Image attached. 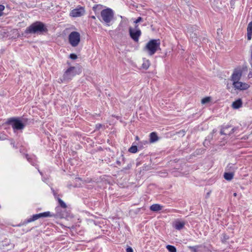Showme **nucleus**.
Returning a JSON list of instances; mask_svg holds the SVG:
<instances>
[{"label":"nucleus","instance_id":"obj_36","mask_svg":"<svg viewBox=\"0 0 252 252\" xmlns=\"http://www.w3.org/2000/svg\"><path fill=\"white\" fill-rule=\"evenodd\" d=\"M38 171L39 172V173H40V174H41V172H40V170H38Z\"/></svg>","mask_w":252,"mask_h":252},{"label":"nucleus","instance_id":"obj_30","mask_svg":"<svg viewBox=\"0 0 252 252\" xmlns=\"http://www.w3.org/2000/svg\"><path fill=\"white\" fill-rule=\"evenodd\" d=\"M91 18L94 20H95L96 19L95 16H91Z\"/></svg>","mask_w":252,"mask_h":252},{"label":"nucleus","instance_id":"obj_12","mask_svg":"<svg viewBox=\"0 0 252 252\" xmlns=\"http://www.w3.org/2000/svg\"><path fill=\"white\" fill-rule=\"evenodd\" d=\"M185 225V222L184 221L176 220L174 222L173 226L175 229L181 230L184 227Z\"/></svg>","mask_w":252,"mask_h":252},{"label":"nucleus","instance_id":"obj_5","mask_svg":"<svg viewBox=\"0 0 252 252\" xmlns=\"http://www.w3.org/2000/svg\"><path fill=\"white\" fill-rule=\"evenodd\" d=\"M68 40L72 47H76L80 41V34L77 32H71L68 36Z\"/></svg>","mask_w":252,"mask_h":252},{"label":"nucleus","instance_id":"obj_3","mask_svg":"<svg viewBox=\"0 0 252 252\" xmlns=\"http://www.w3.org/2000/svg\"><path fill=\"white\" fill-rule=\"evenodd\" d=\"M160 42L159 39L150 40L144 47V50L150 56L153 55L159 48Z\"/></svg>","mask_w":252,"mask_h":252},{"label":"nucleus","instance_id":"obj_16","mask_svg":"<svg viewBox=\"0 0 252 252\" xmlns=\"http://www.w3.org/2000/svg\"><path fill=\"white\" fill-rule=\"evenodd\" d=\"M162 206L158 204H155L150 207V209L152 211L157 212L162 209Z\"/></svg>","mask_w":252,"mask_h":252},{"label":"nucleus","instance_id":"obj_10","mask_svg":"<svg viewBox=\"0 0 252 252\" xmlns=\"http://www.w3.org/2000/svg\"><path fill=\"white\" fill-rule=\"evenodd\" d=\"M232 85L235 90L239 91H245L250 87V85L248 84L240 81L233 82Z\"/></svg>","mask_w":252,"mask_h":252},{"label":"nucleus","instance_id":"obj_15","mask_svg":"<svg viewBox=\"0 0 252 252\" xmlns=\"http://www.w3.org/2000/svg\"><path fill=\"white\" fill-rule=\"evenodd\" d=\"M53 192H54V195L55 197V198L58 201L59 204H60V206L62 208H64V209L66 208L67 206H66V204L60 198H59L58 196L57 193H55L54 190H53Z\"/></svg>","mask_w":252,"mask_h":252},{"label":"nucleus","instance_id":"obj_31","mask_svg":"<svg viewBox=\"0 0 252 252\" xmlns=\"http://www.w3.org/2000/svg\"><path fill=\"white\" fill-rule=\"evenodd\" d=\"M233 195H234V196H236V195H237V193H234Z\"/></svg>","mask_w":252,"mask_h":252},{"label":"nucleus","instance_id":"obj_13","mask_svg":"<svg viewBox=\"0 0 252 252\" xmlns=\"http://www.w3.org/2000/svg\"><path fill=\"white\" fill-rule=\"evenodd\" d=\"M247 30L248 39L251 40L252 36V21L248 24Z\"/></svg>","mask_w":252,"mask_h":252},{"label":"nucleus","instance_id":"obj_34","mask_svg":"<svg viewBox=\"0 0 252 252\" xmlns=\"http://www.w3.org/2000/svg\"><path fill=\"white\" fill-rule=\"evenodd\" d=\"M26 157H27V159H28V160H29V158H28V156H27V155L26 156Z\"/></svg>","mask_w":252,"mask_h":252},{"label":"nucleus","instance_id":"obj_17","mask_svg":"<svg viewBox=\"0 0 252 252\" xmlns=\"http://www.w3.org/2000/svg\"><path fill=\"white\" fill-rule=\"evenodd\" d=\"M158 137L156 132H152L150 135V141L151 143H154L158 140Z\"/></svg>","mask_w":252,"mask_h":252},{"label":"nucleus","instance_id":"obj_19","mask_svg":"<svg viewBox=\"0 0 252 252\" xmlns=\"http://www.w3.org/2000/svg\"><path fill=\"white\" fill-rule=\"evenodd\" d=\"M150 65V61L148 60H143L142 67L144 69H147Z\"/></svg>","mask_w":252,"mask_h":252},{"label":"nucleus","instance_id":"obj_18","mask_svg":"<svg viewBox=\"0 0 252 252\" xmlns=\"http://www.w3.org/2000/svg\"><path fill=\"white\" fill-rule=\"evenodd\" d=\"M223 177L225 180L230 181L233 178L234 173L232 172H225L224 173Z\"/></svg>","mask_w":252,"mask_h":252},{"label":"nucleus","instance_id":"obj_9","mask_svg":"<svg viewBox=\"0 0 252 252\" xmlns=\"http://www.w3.org/2000/svg\"><path fill=\"white\" fill-rule=\"evenodd\" d=\"M52 216L50 214V212H45L44 213H41L37 214H35L32 216V217L26 220L27 223L31 222L34 220H37V219L40 218H46L48 217Z\"/></svg>","mask_w":252,"mask_h":252},{"label":"nucleus","instance_id":"obj_1","mask_svg":"<svg viewBox=\"0 0 252 252\" xmlns=\"http://www.w3.org/2000/svg\"><path fill=\"white\" fill-rule=\"evenodd\" d=\"M47 29L44 23L36 21L27 27L25 30L26 34L41 33L46 32Z\"/></svg>","mask_w":252,"mask_h":252},{"label":"nucleus","instance_id":"obj_22","mask_svg":"<svg viewBox=\"0 0 252 252\" xmlns=\"http://www.w3.org/2000/svg\"><path fill=\"white\" fill-rule=\"evenodd\" d=\"M227 128H228V127H224V128H223V129H222L221 130L220 133H221V134H224V135H227V134H228V135H230L231 133H232L234 132V128H232V129H231V132H230V133H227V132H226V130L227 129Z\"/></svg>","mask_w":252,"mask_h":252},{"label":"nucleus","instance_id":"obj_25","mask_svg":"<svg viewBox=\"0 0 252 252\" xmlns=\"http://www.w3.org/2000/svg\"><path fill=\"white\" fill-rule=\"evenodd\" d=\"M211 100V97H206L205 98H203V99H202L201 100V103L204 104H206L207 103H208Z\"/></svg>","mask_w":252,"mask_h":252},{"label":"nucleus","instance_id":"obj_7","mask_svg":"<svg viewBox=\"0 0 252 252\" xmlns=\"http://www.w3.org/2000/svg\"><path fill=\"white\" fill-rule=\"evenodd\" d=\"M243 73V69L239 67L234 70L231 77L230 80L233 82L240 81Z\"/></svg>","mask_w":252,"mask_h":252},{"label":"nucleus","instance_id":"obj_33","mask_svg":"<svg viewBox=\"0 0 252 252\" xmlns=\"http://www.w3.org/2000/svg\"><path fill=\"white\" fill-rule=\"evenodd\" d=\"M209 195H210V192H208L207 193V196L208 197L209 196Z\"/></svg>","mask_w":252,"mask_h":252},{"label":"nucleus","instance_id":"obj_35","mask_svg":"<svg viewBox=\"0 0 252 252\" xmlns=\"http://www.w3.org/2000/svg\"><path fill=\"white\" fill-rule=\"evenodd\" d=\"M38 171L39 172V173H40V174H41V172H40V170H38Z\"/></svg>","mask_w":252,"mask_h":252},{"label":"nucleus","instance_id":"obj_6","mask_svg":"<svg viewBox=\"0 0 252 252\" xmlns=\"http://www.w3.org/2000/svg\"><path fill=\"white\" fill-rule=\"evenodd\" d=\"M8 123L11 125L14 130H21L24 127V124L19 119L12 118L8 120Z\"/></svg>","mask_w":252,"mask_h":252},{"label":"nucleus","instance_id":"obj_20","mask_svg":"<svg viewBox=\"0 0 252 252\" xmlns=\"http://www.w3.org/2000/svg\"><path fill=\"white\" fill-rule=\"evenodd\" d=\"M103 6L101 4H95L93 7V10L95 14L98 13L102 8Z\"/></svg>","mask_w":252,"mask_h":252},{"label":"nucleus","instance_id":"obj_14","mask_svg":"<svg viewBox=\"0 0 252 252\" xmlns=\"http://www.w3.org/2000/svg\"><path fill=\"white\" fill-rule=\"evenodd\" d=\"M242 106V101L241 99H238L234 101L232 104V107L234 109H238Z\"/></svg>","mask_w":252,"mask_h":252},{"label":"nucleus","instance_id":"obj_4","mask_svg":"<svg viewBox=\"0 0 252 252\" xmlns=\"http://www.w3.org/2000/svg\"><path fill=\"white\" fill-rule=\"evenodd\" d=\"M77 74L76 68L71 66L68 68L64 73L62 78L59 79V83L68 82Z\"/></svg>","mask_w":252,"mask_h":252},{"label":"nucleus","instance_id":"obj_38","mask_svg":"<svg viewBox=\"0 0 252 252\" xmlns=\"http://www.w3.org/2000/svg\"><path fill=\"white\" fill-rule=\"evenodd\" d=\"M38 171L39 172V173H40V174H41V172H40V170H38Z\"/></svg>","mask_w":252,"mask_h":252},{"label":"nucleus","instance_id":"obj_37","mask_svg":"<svg viewBox=\"0 0 252 252\" xmlns=\"http://www.w3.org/2000/svg\"><path fill=\"white\" fill-rule=\"evenodd\" d=\"M38 171L39 172V173H40V174H41V172H40V170H38Z\"/></svg>","mask_w":252,"mask_h":252},{"label":"nucleus","instance_id":"obj_27","mask_svg":"<svg viewBox=\"0 0 252 252\" xmlns=\"http://www.w3.org/2000/svg\"><path fill=\"white\" fill-rule=\"evenodd\" d=\"M4 6L3 5H0V13L2 15L3 14V11L4 9Z\"/></svg>","mask_w":252,"mask_h":252},{"label":"nucleus","instance_id":"obj_26","mask_svg":"<svg viewBox=\"0 0 252 252\" xmlns=\"http://www.w3.org/2000/svg\"><path fill=\"white\" fill-rule=\"evenodd\" d=\"M70 58L72 60H75L77 58V56L76 54H71L70 55Z\"/></svg>","mask_w":252,"mask_h":252},{"label":"nucleus","instance_id":"obj_29","mask_svg":"<svg viewBox=\"0 0 252 252\" xmlns=\"http://www.w3.org/2000/svg\"><path fill=\"white\" fill-rule=\"evenodd\" d=\"M126 252H133V249L131 247H128L126 248Z\"/></svg>","mask_w":252,"mask_h":252},{"label":"nucleus","instance_id":"obj_21","mask_svg":"<svg viewBox=\"0 0 252 252\" xmlns=\"http://www.w3.org/2000/svg\"><path fill=\"white\" fill-rule=\"evenodd\" d=\"M188 34H189V36L190 38H191L192 39L193 38L195 39L197 38L196 37V32H193L191 31V30L189 29H188V33H187ZM196 40L195 39V41H196Z\"/></svg>","mask_w":252,"mask_h":252},{"label":"nucleus","instance_id":"obj_39","mask_svg":"<svg viewBox=\"0 0 252 252\" xmlns=\"http://www.w3.org/2000/svg\"><path fill=\"white\" fill-rule=\"evenodd\" d=\"M138 139V136L136 137V139Z\"/></svg>","mask_w":252,"mask_h":252},{"label":"nucleus","instance_id":"obj_11","mask_svg":"<svg viewBox=\"0 0 252 252\" xmlns=\"http://www.w3.org/2000/svg\"><path fill=\"white\" fill-rule=\"evenodd\" d=\"M129 32L130 37L135 42L139 40V38L141 34V31L139 29L133 30L131 27L129 28Z\"/></svg>","mask_w":252,"mask_h":252},{"label":"nucleus","instance_id":"obj_40","mask_svg":"<svg viewBox=\"0 0 252 252\" xmlns=\"http://www.w3.org/2000/svg\"><path fill=\"white\" fill-rule=\"evenodd\" d=\"M1 15H2L0 13V16H1Z\"/></svg>","mask_w":252,"mask_h":252},{"label":"nucleus","instance_id":"obj_28","mask_svg":"<svg viewBox=\"0 0 252 252\" xmlns=\"http://www.w3.org/2000/svg\"><path fill=\"white\" fill-rule=\"evenodd\" d=\"M142 20V18L141 17H139L134 22L136 24L140 22H141Z\"/></svg>","mask_w":252,"mask_h":252},{"label":"nucleus","instance_id":"obj_24","mask_svg":"<svg viewBox=\"0 0 252 252\" xmlns=\"http://www.w3.org/2000/svg\"><path fill=\"white\" fill-rule=\"evenodd\" d=\"M128 151L131 153H135L137 151V147L136 146H132L128 149Z\"/></svg>","mask_w":252,"mask_h":252},{"label":"nucleus","instance_id":"obj_8","mask_svg":"<svg viewBox=\"0 0 252 252\" xmlns=\"http://www.w3.org/2000/svg\"><path fill=\"white\" fill-rule=\"evenodd\" d=\"M85 13L84 7L79 6L70 11V16L73 17H78L84 15Z\"/></svg>","mask_w":252,"mask_h":252},{"label":"nucleus","instance_id":"obj_2","mask_svg":"<svg viewBox=\"0 0 252 252\" xmlns=\"http://www.w3.org/2000/svg\"><path fill=\"white\" fill-rule=\"evenodd\" d=\"M114 13L112 9L107 8L100 12V18L98 17L100 21L105 23L107 26L110 25V22L113 20Z\"/></svg>","mask_w":252,"mask_h":252},{"label":"nucleus","instance_id":"obj_32","mask_svg":"<svg viewBox=\"0 0 252 252\" xmlns=\"http://www.w3.org/2000/svg\"><path fill=\"white\" fill-rule=\"evenodd\" d=\"M98 126V125H96V126ZM101 126V125L100 124H99V125H98V127H100Z\"/></svg>","mask_w":252,"mask_h":252},{"label":"nucleus","instance_id":"obj_23","mask_svg":"<svg viewBox=\"0 0 252 252\" xmlns=\"http://www.w3.org/2000/svg\"><path fill=\"white\" fill-rule=\"evenodd\" d=\"M166 249L169 252H176V249L173 246L167 245L166 246Z\"/></svg>","mask_w":252,"mask_h":252}]
</instances>
